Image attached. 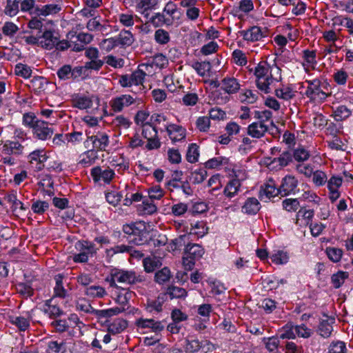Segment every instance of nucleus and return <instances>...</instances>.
I'll list each match as a JSON object with an SVG mask.
<instances>
[{"instance_id":"6e6552de","label":"nucleus","mask_w":353,"mask_h":353,"mask_svg":"<svg viewBox=\"0 0 353 353\" xmlns=\"http://www.w3.org/2000/svg\"><path fill=\"white\" fill-rule=\"evenodd\" d=\"M90 174L95 183L103 181L108 184L114 178L115 173L108 167L96 166L91 170Z\"/></svg>"},{"instance_id":"72a5a7b5","label":"nucleus","mask_w":353,"mask_h":353,"mask_svg":"<svg viewBox=\"0 0 353 353\" xmlns=\"http://www.w3.org/2000/svg\"><path fill=\"white\" fill-rule=\"evenodd\" d=\"M202 346V342L196 339H186L183 347L186 353H195L199 352Z\"/></svg>"},{"instance_id":"4468645a","label":"nucleus","mask_w":353,"mask_h":353,"mask_svg":"<svg viewBox=\"0 0 353 353\" xmlns=\"http://www.w3.org/2000/svg\"><path fill=\"white\" fill-rule=\"evenodd\" d=\"M57 38L54 32L46 30L43 32L42 35L39 37V44L45 49L52 50L56 46Z\"/></svg>"},{"instance_id":"a19ab883","label":"nucleus","mask_w":353,"mask_h":353,"mask_svg":"<svg viewBox=\"0 0 353 353\" xmlns=\"http://www.w3.org/2000/svg\"><path fill=\"white\" fill-rule=\"evenodd\" d=\"M192 66L201 77H205L211 69V64L209 61H196Z\"/></svg>"},{"instance_id":"8fccbe9b","label":"nucleus","mask_w":353,"mask_h":353,"mask_svg":"<svg viewBox=\"0 0 353 353\" xmlns=\"http://www.w3.org/2000/svg\"><path fill=\"white\" fill-rule=\"evenodd\" d=\"M130 245H117L114 247L108 249L106 250V253L108 256H112L114 254H123V253H129V251H131Z\"/></svg>"},{"instance_id":"864d4df0","label":"nucleus","mask_w":353,"mask_h":353,"mask_svg":"<svg viewBox=\"0 0 353 353\" xmlns=\"http://www.w3.org/2000/svg\"><path fill=\"white\" fill-rule=\"evenodd\" d=\"M142 135L147 140L151 139L157 137V131L154 126L149 123H145L142 127Z\"/></svg>"},{"instance_id":"c85d7f7f","label":"nucleus","mask_w":353,"mask_h":353,"mask_svg":"<svg viewBox=\"0 0 353 353\" xmlns=\"http://www.w3.org/2000/svg\"><path fill=\"white\" fill-rule=\"evenodd\" d=\"M63 275L58 274L55 275V286L54 288V296L65 298L67 296V290L63 285Z\"/></svg>"},{"instance_id":"0eeeda50","label":"nucleus","mask_w":353,"mask_h":353,"mask_svg":"<svg viewBox=\"0 0 353 353\" xmlns=\"http://www.w3.org/2000/svg\"><path fill=\"white\" fill-rule=\"evenodd\" d=\"M87 141L90 140L92 143L93 150L105 151L109 145V136L103 132H97L96 134H91L90 130L85 131Z\"/></svg>"},{"instance_id":"f257e3e1","label":"nucleus","mask_w":353,"mask_h":353,"mask_svg":"<svg viewBox=\"0 0 353 353\" xmlns=\"http://www.w3.org/2000/svg\"><path fill=\"white\" fill-rule=\"evenodd\" d=\"M15 141L7 140L3 143L1 148L2 155H20L23 153V150L28 147V139L26 134L21 130H14Z\"/></svg>"},{"instance_id":"f3484780","label":"nucleus","mask_w":353,"mask_h":353,"mask_svg":"<svg viewBox=\"0 0 353 353\" xmlns=\"http://www.w3.org/2000/svg\"><path fill=\"white\" fill-rule=\"evenodd\" d=\"M269 130V125L253 122L248 127V134L253 138L260 139L265 136Z\"/></svg>"},{"instance_id":"9b49d317","label":"nucleus","mask_w":353,"mask_h":353,"mask_svg":"<svg viewBox=\"0 0 353 353\" xmlns=\"http://www.w3.org/2000/svg\"><path fill=\"white\" fill-rule=\"evenodd\" d=\"M28 161L37 170H41L44 168V162L47 160V156L43 150H37L28 157Z\"/></svg>"},{"instance_id":"f8f14e48","label":"nucleus","mask_w":353,"mask_h":353,"mask_svg":"<svg viewBox=\"0 0 353 353\" xmlns=\"http://www.w3.org/2000/svg\"><path fill=\"white\" fill-rule=\"evenodd\" d=\"M240 34L243 36L244 40L251 42L260 41L265 37L264 32L259 26L250 27L246 30L241 31Z\"/></svg>"},{"instance_id":"c756f323","label":"nucleus","mask_w":353,"mask_h":353,"mask_svg":"<svg viewBox=\"0 0 353 353\" xmlns=\"http://www.w3.org/2000/svg\"><path fill=\"white\" fill-rule=\"evenodd\" d=\"M292 152L290 150H283L278 157H275L271 163H278L280 168L287 166L292 161Z\"/></svg>"},{"instance_id":"69168bd1","label":"nucleus","mask_w":353,"mask_h":353,"mask_svg":"<svg viewBox=\"0 0 353 353\" xmlns=\"http://www.w3.org/2000/svg\"><path fill=\"white\" fill-rule=\"evenodd\" d=\"M282 204L283 209L288 212H295L299 207V201L296 199H285Z\"/></svg>"},{"instance_id":"a878e982","label":"nucleus","mask_w":353,"mask_h":353,"mask_svg":"<svg viewBox=\"0 0 353 353\" xmlns=\"http://www.w3.org/2000/svg\"><path fill=\"white\" fill-rule=\"evenodd\" d=\"M204 253V250L202 247L199 244H188L185 250V255L190 256L193 259H200Z\"/></svg>"},{"instance_id":"de8ad7c7","label":"nucleus","mask_w":353,"mask_h":353,"mask_svg":"<svg viewBox=\"0 0 353 353\" xmlns=\"http://www.w3.org/2000/svg\"><path fill=\"white\" fill-rule=\"evenodd\" d=\"M14 72L15 74L17 76H20L25 79H28L30 77L32 74V69L30 66L26 64L18 63L15 65Z\"/></svg>"},{"instance_id":"37998d69","label":"nucleus","mask_w":353,"mask_h":353,"mask_svg":"<svg viewBox=\"0 0 353 353\" xmlns=\"http://www.w3.org/2000/svg\"><path fill=\"white\" fill-rule=\"evenodd\" d=\"M163 12L169 15L168 18L172 19V23H174L175 20H178L180 18L179 16H176V13L178 12L177 6L172 1H168L165 4Z\"/></svg>"},{"instance_id":"09e8293b","label":"nucleus","mask_w":353,"mask_h":353,"mask_svg":"<svg viewBox=\"0 0 353 353\" xmlns=\"http://www.w3.org/2000/svg\"><path fill=\"white\" fill-rule=\"evenodd\" d=\"M348 276L349 274L347 272L342 271H339L336 274H334L332 276L331 279L334 288H340L345 282V280L348 278Z\"/></svg>"},{"instance_id":"c03bdc74","label":"nucleus","mask_w":353,"mask_h":353,"mask_svg":"<svg viewBox=\"0 0 353 353\" xmlns=\"http://www.w3.org/2000/svg\"><path fill=\"white\" fill-rule=\"evenodd\" d=\"M144 270L146 272H152L156 268L161 265L159 259L155 257H147L143 261Z\"/></svg>"},{"instance_id":"a18cd8bd","label":"nucleus","mask_w":353,"mask_h":353,"mask_svg":"<svg viewBox=\"0 0 353 353\" xmlns=\"http://www.w3.org/2000/svg\"><path fill=\"white\" fill-rule=\"evenodd\" d=\"M154 40L159 44L165 45L170 41V37L166 30L158 29L154 32Z\"/></svg>"},{"instance_id":"6e6d98bb","label":"nucleus","mask_w":353,"mask_h":353,"mask_svg":"<svg viewBox=\"0 0 353 353\" xmlns=\"http://www.w3.org/2000/svg\"><path fill=\"white\" fill-rule=\"evenodd\" d=\"M170 271L168 268H163L161 270L156 272L154 276L155 281L158 283H163L170 279Z\"/></svg>"},{"instance_id":"dca6fc26","label":"nucleus","mask_w":353,"mask_h":353,"mask_svg":"<svg viewBox=\"0 0 353 353\" xmlns=\"http://www.w3.org/2000/svg\"><path fill=\"white\" fill-rule=\"evenodd\" d=\"M221 85V88L229 94L236 93L240 89L239 81L234 77H225Z\"/></svg>"},{"instance_id":"4c0bfd02","label":"nucleus","mask_w":353,"mask_h":353,"mask_svg":"<svg viewBox=\"0 0 353 353\" xmlns=\"http://www.w3.org/2000/svg\"><path fill=\"white\" fill-rule=\"evenodd\" d=\"M333 322L330 323L327 319L321 321L319 327L318 332L319 334L323 338H328L330 336L333 327L332 323Z\"/></svg>"},{"instance_id":"0e129e2a","label":"nucleus","mask_w":353,"mask_h":353,"mask_svg":"<svg viewBox=\"0 0 353 353\" xmlns=\"http://www.w3.org/2000/svg\"><path fill=\"white\" fill-rule=\"evenodd\" d=\"M207 176V171L205 169L196 170L191 173L190 180L195 184L202 183Z\"/></svg>"},{"instance_id":"3c124183","label":"nucleus","mask_w":353,"mask_h":353,"mask_svg":"<svg viewBox=\"0 0 353 353\" xmlns=\"http://www.w3.org/2000/svg\"><path fill=\"white\" fill-rule=\"evenodd\" d=\"M228 159L223 157H218L215 158H212L208 160L205 163V166L209 169H213L219 167L221 165H226L228 163Z\"/></svg>"},{"instance_id":"052dcab7","label":"nucleus","mask_w":353,"mask_h":353,"mask_svg":"<svg viewBox=\"0 0 353 353\" xmlns=\"http://www.w3.org/2000/svg\"><path fill=\"white\" fill-rule=\"evenodd\" d=\"M97 158L96 153L93 150H88L85 152L84 157L79 161V164L83 167H88L92 165Z\"/></svg>"},{"instance_id":"7c9ffc66","label":"nucleus","mask_w":353,"mask_h":353,"mask_svg":"<svg viewBox=\"0 0 353 353\" xmlns=\"http://www.w3.org/2000/svg\"><path fill=\"white\" fill-rule=\"evenodd\" d=\"M167 299V294H160L155 300L148 301L147 308L149 312L156 311L159 312L162 311V305Z\"/></svg>"},{"instance_id":"473e14b6","label":"nucleus","mask_w":353,"mask_h":353,"mask_svg":"<svg viewBox=\"0 0 353 353\" xmlns=\"http://www.w3.org/2000/svg\"><path fill=\"white\" fill-rule=\"evenodd\" d=\"M21 0H6V6L4 9L5 14L12 17L16 16L19 11V3Z\"/></svg>"},{"instance_id":"338daca9","label":"nucleus","mask_w":353,"mask_h":353,"mask_svg":"<svg viewBox=\"0 0 353 353\" xmlns=\"http://www.w3.org/2000/svg\"><path fill=\"white\" fill-rule=\"evenodd\" d=\"M292 156L297 161H304L309 159L310 154L307 150L301 147L294 151Z\"/></svg>"},{"instance_id":"e433bc0d","label":"nucleus","mask_w":353,"mask_h":353,"mask_svg":"<svg viewBox=\"0 0 353 353\" xmlns=\"http://www.w3.org/2000/svg\"><path fill=\"white\" fill-rule=\"evenodd\" d=\"M85 294L92 298H102L106 294V292L101 286L91 285L85 289Z\"/></svg>"},{"instance_id":"412c9836","label":"nucleus","mask_w":353,"mask_h":353,"mask_svg":"<svg viewBox=\"0 0 353 353\" xmlns=\"http://www.w3.org/2000/svg\"><path fill=\"white\" fill-rule=\"evenodd\" d=\"M259 201L254 197L248 198L242 207V212L248 214H256L260 210Z\"/></svg>"},{"instance_id":"cd10ccee","label":"nucleus","mask_w":353,"mask_h":353,"mask_svg":"<svg viewBox=\"0 0 353 353\" xmlns=\"http://www.w3.org/2000/svg\"><path fill=\"white\" fill-rule=\"evenodd\" d=\"M127 327V321L123 319H116L108 325V331L112 334H117L122 332Z\"/></svg>"},{"instance_id":"49530a36","label":"nucleus","mask_w":353,"mask_h":353,"mask_svg":"<svg viewBox=\"0 0 353 353\" xmlns=\"http://www.w3.org/2000/svg\"><path fill=\"white\" fill-rule=\"evenodd\" d=\"M351 111L345 105H340L334 111V119L337 121L348 118Z\"/></svg>"},{"instance_id":"1a4fd4ad","label":"nucleus","mask_w":353,"mask_h":353,"mask_svg":"<svg viewBox=\"0 0 353 353\" xmlns=\"http://www.w3.org/2000/svg\"><path fill=\"white\" fill-rule=\"evenodd\" d=\"M298 185V180L292 175H286L283 178L279 186L280 195L285 196L294 194Z\"/></svg>"},{"instance_id":"4be33fe9","label":"nucleus","mask_w":353,"mask_h":353,"mask_svg":"<svg viewBox=\"0 0 353 353\" xmlns=\"http://www.w3.org/2000/svg\"><path fill=\"white\" fill-rule=\"evenodd\" d=\"M163 13H155L150 18L149 21L156 28L163 26V25L167 26H172L173 24L172 19L166 17Z\"/></svg>"},{"instance_id":"ea45409f","label":"nucleus","mask_w":353,"mask_h":353,"mask_svg":"<svg viewBox=\"0 0 353 353\" xmlns=\"http://www.w3.org/2000/svg\"><path fill=\"white\" fill-rule=\"evenodd\" d=\"M76 307L77 310L92 314L95 310L92 307L90 301L85 298H79L77 299L76 302Z\"/></svg>"},{"instance_id":"f03ea898","label":"nucleus","mask_w":353,"mask_h":353,"mask_svg":"<svg viewBox=\"0 0 353 353\" xmlns=\"http://www.w3.org/2000/svg\"><path fill=\"white\" fill-rule=\"evenodd\" d=\"M270 65L267 61H261L254 68V75L257 88L264 92H270V84L273 82V77L270 72Z\"/></svg>"},{"instance_id":"ddd939ff","label":"nucleus","mask_w":353,"mask_h":353,"mask_svg":"<svg viewBox=\"0 0 353 353\" xmlns=\"http://www.w3.org/2000/svg\"><path fill=\"white\" fill-rule=\"evenodd\" d=\"M166 131L173 142L180 141L185 138V129L176 124L165 125Z\"/></svg>"},{"instance_id":"423d86ee","label":"nucleus","mask_w":353,"mask_h":353,"mask_svg":"<svg viewBox=\"0 0 353 353\" xmlns=\"http://www.w3.org/2000/svg\"><path fill=\"white\" fill-rule=\"evenodd\" d=\"M123 231L125 234L133 236L130 242L136 245H143L147 242L146 237L148 235V231L144 223L141 222L124 225Z\"/></svg>"},{"instance_id":"603ef678","label":"nucleus","mask_w":353,"mask_h":353,"mask_svg":"<svg viewBox=\"0 0 353 353\" xmlns=\"http://www.w3.org/2000/svg\"><path fill=\"white\" fill-rule=\"evenodd\" d=\"M325 252L329 259L334 263L339 262L343 255L342 250L336 248H327Z\"/></svg>"},{"instance_id":"bf43d9fd","label":"nucleus","mask_w":353,"mask_h":353,"mask_svg":"<svg viewBox=\"0 0 353 353\" xmlns=\"http://www.w3.org/2000/svg\"><path fill=\"white\" fill-rule=\"evenodd\" d=\"M258 92L252 91L251 90H247L244 93L239 95L240 100L242 102H246L248 103H253L258 99Z\"/></svg>"},{"instance_id":"79ce46f5","label":"nucleus","mask_w":353,"mask_h":353,"mask_svg":"<svg viewBox=\"0 0 353 353\" xmlns=\"http://www.w3.org/2000/svg\"><path fill=\"white\" fill-rule=\"evenodd\" d=\"M4 200L8 203L11 204L14 210L17 209V208H20L21 210H25L22 202L17 199V192L14 191H12L6 194L4 196Z\"/></svg>"},{"instance_id":"7ed1b4c3","label":"nucleus","mask_w":353,"mask_h":353,"mask_svg":"<svg viewBox=\"0 0 353 353\" xmlns=\"http://www.w3.org/2000/svg\"><path fill=\"white\" fill-rule=\"evenodd\" d=\"M110 276L112 280V286H113L116 281L129 285H134L143 283L145 281L144 276L137 274L134 271L132 270L128 271L114 269L111 271Z\"/></svg>"},{"instance_id":"c9c22d12","label":"nucleus","mask_w":353,"mask_h":353,"mask_svg":"<svg viewBox=\"0 0 353 353\" xmlns=\"http://www.w3.org/2000/svg\"><path fill=\"white\" fill-rule=\"evenodd\" d=\"M39 6L35 5L34 0H21L20 8L23 12H28L30 14L36 16Z\"/></svg>"},{"instance_id":"20e7f679","label":"nucleus","mask_w":353,"mask_h":353,"mask_svg":"<svg viewBox=\"0 0 353 353\" xmlns=\"http://www.w3.org/2000/svg\"><path fill=\"white\" fill-rule=\"evenodd\" d=\"M142 103L141 98L125 94L112 98L110 101V106L112 111L118 113L130 106L139 108Z\"/></svg>"},{"instance_id":"9d476101","label":"nucleus","mask_w":353,"mask_h":353,"mask_svg":"<svg viewBox=\"0 0 353 353\" xmlns=\"http://www.w3.org/2000/svg\"><path fill=\"white\" fill-rule=\"evenodd\" d=\"M53 133V129L48 126V123L43 121L37 122L33 130L34 135L41 140H46L50 138Z\"/></svg>"},{"instance_id":"e2e57ef3","label":"nucleus","mask_w":353,"mask_h":353,"mask_svg":"<svg viewBox=\"0 0 353 353\" xmlns=\"http://www.w3.org/2000/svg\"><path fill=\"white\" fill-rule=\"evenodd\" d=\"M52 300H48L46 302V306L47 307L45 309V312L48 314L50 318H56L61 314H62V310L57 307V305H51Z\"/></svg>"},{"instance_id":"6ab92c4d","label":"nucleus","mask_w":353,"mask_h":353,"mask_svg":"<svg viewBox=\"0 0 353 353\" xmlns=\"http://www.w3.org/2000/svg\"><path fill=\"white\" fill-rule=\"evenodd\" d=\"M240 187L241 182L239 179H233L230 180L224 188V196L226 198L231 199L232 198L234 197L235 195L237 194L238 192L239 191Z\"/></svg>"},{"instance_id":"2eb2a0df","label":"nucleus","mask_w":353,"mask_h":353,"mask_svg":"<svg viewBox=\"0 0 353 353\" xmlns=\"http://www.w3.org/2000/svg\"><path fill=\"white\" fill-rule=\"evenodd\" d=\"M157 4L158 0H138L136 10L148 19L150 15L149 11L154 9Z\"/></svg>"},{"instance_id":"4d7b16f0","label":"nucleus","mask_w":353,"mask_h":353,"mask_svg":"<svg viewBox=\"0 0 353 353\" xmlns=\"http://www.w3.org/2000/svg\"><path fill=\"white\" fill-rule=\"evenodd\" d=\"M150 63L152 66L155 65L159 68H164L168 65V60L163 54H157L152 57Z\"/></svg>"},{"instance_id":"f704fd0d","label":"nucleus","mask_w":353,"mask_h":353,"mask_svg":"<svg viewBox=\"0 0 353 353\" xmlns=\"http://www.w3.org/2000/svg\"><path fill=\"white\" fill-rule=\"evenodd\" d=\"M61 10V7L57 4H47L41 8L39 7L36 16L46 17L50 14H56Z\"/></svg>"},{"instance_id":"58836bf2","label":"nucleus","mask_w":353,"mask_h":353,"mask_svg":"<svg viewBox=\"0 0 353 353\" xmlns=\"http://www.w3.org/2000/svg\"><path fill=\"white\" fill-rule=\"evenodd\" d=\"M199 157V146L196 143H191L186 153V160L190 163H194L198 161Z\"/></svg>"},{"instance_id":"39448f33","label":"nucleus","mask_w":353,"mask_h":353,"mask_svg":"<svg viewBox=\"0 0 353 353\" xmlns=\"http://www.w3.org/2000/svg\"><path fill=\"white\" fill-rule=\"evenodd\" d=\"M75 248L79 252L72 256V260L75 263L88 262L89 258L96 254L99 250L93 242L88 240L78 241L75 244Z\"/></svg>"},{"instance_id":"5701e85b","label":"nucleus","mask_w":353,"mask_h":353,"mask_svg":"<svg viewBox=\"0 0 353 353\" xmlns=\"http://www.w3.org/2000/svg\"><path fill=\"white\" fill-rule=\"evenodd\" d=\"M272 117V112L268 110L263 111L256 110L254 112V118L257 120L255 123H258V124L268 125V123H270L271 125H274Z\"/></svg>"},{"instance_id":"13d9d810","label":"nucleus","mask_w":353,"mask_h":353,"mask_svg":"<svg viewBox=\"0 0 353 353\" xmlns=\"http://www.w3.org/2000/svg\"><path fill=\"white\" fill-rule=\"evenodd\" d=\"M74 106L81 110L89 108L92 105V100L87 97H77L73 101Z\"/></svg>"},{"instance_id":"393cba45","label":"nucleus","mask_w":353,"mask_h":353,"mask_svg":"<svg viewBox=\"0 0 353 353\" xmlns=\"http://www.w3.org/2000/svg\"><path fill=\"white\" fill-rule=\"evenodd\" d=\"M117 43L122 47L131 46L134 39L131 32L128 30H121L117 37H115Z\"/></svg>"},{"instance_id":"aec40b11","label":"nucleus","mask_w":353,"mask_h":353,"mask_svg":"<svg viewBox=\"0 0 353 353\" xmlns=\"http://www.w3.org/2000/svg\"><path fill=\"white\" fill-rule=\"evenodd\" d=\"M48 81L43 77H34L28 84V87L37 94H40L46 90Z\"/></svg>"},{"instance_id":"774afa93","label":"nucleus","mask_w":353,"mask_h":353,"mask_svg":"<svg viewBox=\"0 0 353 353\" xmlns=\"http://www.w3.org/2000/svg\"><path fill=\"white\" fill-rule=\"evenodd\" d=\"M345 343L343 341L332 342L329 347V353H346Z\"/></svg>"},{"instance_id":"2f4dec72","label":"nucleus","mask_w":353,"mask_h":353,"mask_svg":"<svg viewBox=\"0 0 353 353\" xmlns=\"http://www.w3.org/2000/svg\"><path fill=\"white\" fill-rule=\"evenodd\" d=\"M165 294H167V296H169L170 299H184L187 296L188 292L184 288L172 285L167 288Z\"/></svg>"},{"instance_id":"bb28decb","label":"nucleus","mask_w":353,"mask_h":353,"mask_svg":"<svg viewBox=\"0 0 353 353\" xmlns=\"http://www.w3.org/2000/svg\"><path fill=\"white\" fill-rule=\"evenodd\" d=\"M303 58L305 61L303 65L306 72L309 71L310 68L312 70L314 69L316 64L315 51L309 50H304Z\"/></svg>"},{"instance_id":"5fc2aeb1","label":"nucleus","mask_w":353,"mask_h":353,"mask_svg":"<svg viewBox=\"0 0 353 353\" xmlns=\"http://www.w3.org/2000/svg\"><path fill=\"white\" fill-rule=\"evenodd\" d=\"M11 323L16 325L20 331H26L30 327V321L23 316L13 317Z\"/></svg>"},{"instance_id":"a211bd4d","label":"nucleus","mask_w":353,"mask_h":353,"mask_svg":"<svg viewBox=\"0 0 353 353\" xmlns=\"http://www.w3.org/2000/svg\"><path fill=\"white\" fill-rule=\"evenodd\" d=\"M305 83H307L305 95L311 100H316V94L321 90V81L319 79H314L313 80H306Z\"/></svg>"},{"instance_id":"680f3d73","label":"nucleus","mask_w":353,"mask_h":353,"mask_svg":"<svg viewBox=\"0 0 353 353\" xmlns=\"http://www.w3.org/2000/svg\"><path fill=\"white\" fill-rule=\"evenodd\" d=\"M49 208V203L46 201L37 200L32 204V210L38 214H43Z\"/></svg>"},{"instance_id":"b1692460","label":"nucleus","mask_w":353,"mask_h":353,"mask_svg":"<svg viewBox=\"0 0 353 353\" xmlns=\"http://www.w3.org/2000/svg\"><path fill=\"white\" fill-rule=\"evenodd\" d=\"M262 191L263 194H261V197L265 195L268 199L280 194L279 188H276V184L272 179H268Z\"/></svg>"}]
</instances>
